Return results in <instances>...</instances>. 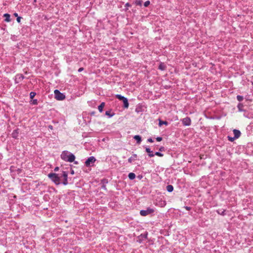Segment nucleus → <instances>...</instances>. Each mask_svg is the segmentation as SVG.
Returning <instances> with one entry per match:
<instances>
[{
  "label": "nucleus",
  "mask_w": 253,
  "mask_h": 253,
  "mask_svg": "<svg viewBox=\"0 0 253 253\" xmlns=\"http://www.w3.org/2000/svg\"><path fill=\"white\" fill-rule=\"evenodd\" d=\"M116 97L117 99H119L120 100L122 101L123 99H124L125 97H124V96H122L121 94H116Z\"/></svg>",
  "instance_id": "nucleus-24"
},
{
  "label": "nucleus",
  "mask_w": 253,
  "mask_h": 253,
  "mask_svg": "<svg viewBox=\"0 0 253 253\" xmlns=\"http://www.w3.org/2000/svg\"><path fill=\"white\" fill-rule=\"evenodd\" d=\"M3 17H5L4 21L5 22H8L11 21L10 14H9L8 13H5L3 15Z\"/></svg>",
  "instance_id": "nucleus-15"
},
{
  "label": "nucleus",
  "mask_w": 253,
  "mask_h": 253,
  "mask_svg": "<svg viewBox=\"0 0 253 253\" xmlns=\"http://www.w3.org/2000/svg\"><path fill=\"white\" fill-rule=\"evenodd\" d=\"M244 98H243V96H241V95H237V99L238 100V101L241 102L242 101H243Z\"/></svg>",
  "instance_id": "nucleus-28"
},
{
  "label": "nucleus",
  "mask_w": 253,
  "mask_h": 253,
  "mask_svg": "<svg viewBox=\"0 0 253 253\" xmlns=\"http://www.w3.org/2000/svg\"><path fill=\"white\" fill-rule=\"evenodd\" d=\"M154 155H157L159 157H163L164 156L163 154L161 153L160 152H156L154 153Z\"/></svg>",
  "instance_id": "nucleus-30"
},
{
  "label": "nucleus",
  "mask_w": 253,
  "mask_h": 253,
  "mask_svg": "<svg viewBox=\"0 0 253 253\" xmlns=\"http://www.w3.org/2000/svg\"><path fill=\"white\" fill-rule=\"evenodd\" d=\"M147 142L152 143V142H154V141H153V140L152 139V138H149L147 139Z\"/></svg>",
  "instance_id": "nucleus-35"
},
{
  "label": "nucleus",
  "mask_w": 253,
  "mask_h": 253,
  "mask_svg": "<svg viewBox=\"0 0 253 253\" xmlns=\"http://www.w3.org/2000/svg\"><path fill=\"white\" fill-rule=\"evenodd\" d=\"M130 6H131V5L128 2L125 4V7H128Z\"/></svg>",
  "instance_id": "nucleus-40"
},
{
  "label": "nucleus",
  "mask_w": 253,
  "mask_h": 253,
  "mask_svg": "<svg viewBox=\"0 0 253 253\" xmlns=\"http://www.w3.org/2000/svg\"><path fill=\"white\" fill-rule=\"evenodd\" d=\"M135 3L136 5L141 6L142 3V1L140 0H136L135 2Z\"/></svg>",
  "instance_id": "nucleus-26"
},
{
  "label": "nucleus",
  "mask_w": 253,
  "mask_h": 253,
  "mask_svg": "<svg viewBox=\"0 0 253 253\" xmlns=\"http://www.w3.org/2000/svg\"><path fill=\"white\" fill-rule=\"evenodd\" d=\"M163 125H165L168 126L169 125V123L167 121H162L160 119L159 120V126H161Z\"/></svg>",
  "instance_id": "nucleus-16"
},
{
  "label": "nucleus",
  "mask_w": 253,
  "mask_h": 253,
  "mask_svg": "<svg viewBox=\"0 0 253 253\" xmlns=\"http://www.w3.org/2000/svg\"><path fill=\"white\" fill-rule=\"evenodd\" d=\"M71 173L72 174H74V170H73V169H72V170H71Z\"/></svg>",
  "instance_id": "nucleus-45"
},
{
  "label": "nucleus",
  "mask_w": 253,
  "mask_h": 253,
  "mask_svg": "<svg viewBox=\"0 0 253 253\" xmlns=\"http://www.w3.org/2000/svg\"><path fill=\"white\" fill-rule=\"evenodd\" d=\"M166 189L168 192H171L173 190V187L171 185H168L166 187Z\"/></svg>",
  "instance_id": "nucleus-18"
},
{
  "label": "nucleus",
  "mask_w": 253,
  "mask_h": 253,
  "mask_svg": "<svg viewBox=\"0 0 253 253\" xmlns=\"http://www.w3.org/2000/svg\"><path fill=\"white\" fill-rule=\"evenodd\" d=\"M32 104L33 105H37L38 104V100L37 99H33L32 100Z\"/></svg>",
  "instance_id": "nucleus-32"
},
{
  "label": "nucleus",
  "mask_w": 253,
  "mask_h": 253,
  "mask_svg": "<svg viewBox=\"0 0 253 253\" xmlns=\"http://www.w3.org/2000/svg\"><path fill=\"white\" fill-rule=\"evenodd\" d=\"M58 170H59V167H55V169H54V170L55 171H58Z\"/></svg>",
  "instance_id": "nucleus-42"
},
{
  "label": "nucleus",
  "mask_w": 253,
  "mask_h": 253,
  "mask_svg": "<svg viewBox=\"0 0 253 253\" xmlns=\"http://www.w3.org/2000/svg\"><path fill=\"white\" fill-rule=\"evenodd\" d=\"M162 137H157L156 138V139L157 141H161L162 140Z\"/></svg>",
  "instance_id": "nucleus-33"
},
{
  "label": "nucleus",
  "mask_w": 253,
  "mask_h": 253,
  "mask_svg": "<svg viewBox=\"0 0 253 253\" xmlns=\"http://www.w3.org/2000/svg\"><path fill=\"white\" fill-rule=\"evenodd\" d=\"M36 95V93L35 92L32 91L30 93V97L31 99H33L35 95Z\"/></svg>",
  "instance_id": "nucleus-27"
},
{
  "label": "nucleus",
  "mask_w": 253,
  "mask_h": 253,
  "mask_svg": "<svg viewBox=\"0 0 253 253\" xmlns=\"http://www.w3.org/2000/svg\"><path fill=\"white\" fill-rule=\"evenodd\" d=\"M243 107H244V105L241 103H239L237 107L240 112L244 111V110L243 109Z\"/></svg>",
  "instance_id": "nucleus-22"
},
{
  "label": "nucleus",
  "mask_w": 253,
  "mask_h": 253,
  "mask_svg": "<svg viewBox=\"0 0 253 253\" xmlns=\"http://www.w3.org/2000/svg\"><path fill=\"white\" fill-rule=\"evenodd\" d=\"M216 212L218 214L222 215H224L225 214V210L224 209H218L216 210Z\"/></svg>",
  "instance_id": "nucleus-17"
},
{
  "label": "nucleus",
  "mask_w": 253,
  "mask_h": 253,
  "mask_svg": "<svg viewBox=\"0 0 253 253\" xmlns=\"http://www.w3.org/2000/svg\"><path fill=\"white\" fill-rule=\"evenodd\" d=\"M48 177L56 185H58L62 183L61 180H60L59 174L51 172L48 174Z\"/></svg>",
  "instance_id": "nucleus-2"
},
{
  "label": "nucleus",
  "mask_w": 253,
  "mask_h": 253,
  "mask_svg": "<svg viewBox=\"0 0 253 253\" xmlns=\"http://www.w3.org/2000/svg\"><path fill=\"white\" fill-rule=\"evenodd\" d=\"M252 85H253V81L252 82Z\"/></svg>",
  "instance_id": "nucleus-48"
},
{
  "label": "nucleus",
  "mask_w": 253,
  "mask_h": 253,
  "mask_svg": "<svg viewBox=\"0 0 253 253\" xmlns=\"http://www.w3.org/2000/svg\"><path fill=\"white\" fill-rule=\"evenodd\" d=\"M48 128H50V129H53V126L51 125H49L48 126Z\"/></svg>",
  "instance_id": "nucleus-43"
},
{
  "label": "nucleus",
  "mask_w": 253,
  "mask_h": 253,
  "mask_svg": "<svg viewBox=\"0 0 253 253\" xmlns=\"http://www.w3.org/2000/svg\"><path fill=\"white\" fill-rule=\"evenodd\" d=\"M145 150L147 153H148V156L149 157L151 158L154 156V152L151 150V149L148 147L145 148Z\"/></svg>",
  "instance_id": "nucleus-11"
},
{
  "label": "nucleus",
  "mask_w": 253,
  "mask_h": 253,
  "mask_svg": "<svg viewBox=\"0 0 253 253\" xmlns=\"http://www.w3.org/2000/svg\"><path fill=\"white\" fill-rule=\"evenodd\" d=\"M150 1L147 0L144 3V6L145 7H147L150 4Z\"/></svg>",
  "instance_id": "nucleus-31"
},
{
  "label": "nucleus",
  "mask_w": 253,
  "mask_h": 253,
  "mask_svg": "<svg viewBox=\"0 0 253 253\" xmlns=\"http://www.w3.org/2000/svg\"><path fill=\"white\" fill-rule=\"evenodd\" d=\"M122 101L123 102V103H124V105H123L124 107L125 108H127L129 106V103H128V99H127V98L125 97L124 99H123L122 100Z\"/></svg>",
  "instance_id": "nucleus-14"
},
{
  "label": "nucleus",
  "mask_w": 253,
  "mask_h": 253,
  "mask_svg": "<svg viewBox=\"0 0 253 253\" xmlns=\"http://www.w3.org/2000/svg\"><path fill=\"white\" fill-rule=\"evenodd\" d=\"M105 115L109 116V118H111L114 115V113H111L110 111H107L105 112Z\"/></svg>",
  "instance_id": "nucleus-23"
},
{
  "label": "nucleus",
  "mask_w": 253,
  "mask_h": 253,
  "mask_svg": "<svg viewBox=\"0 0 253 253\" xmlns=\"http://www.w3.org/2000/svg\"><path fill=\"white\" fill-rule=\"evenodd\" d=\"M105 106V103L102 102L100 105L98 106V109L100 112H102L103 111V109Z\"/></svg>",
  "instance_id": "nucleus-19"
},
{
  "label": "nucleus",
  "mask_w": 253,
  "mask_h": 253,
  "mask_svg": "<svg viewBox=\"0 0 253 253\" xmlns=\"http://www.w3.org/2000/svg\"><path fill=\"white\" fill-rule=\"evenodd\" d=\"M159 69L162 71L165 70L166 69L165 65L163 63H161L159 66Z\"/></svg>",
  "instance_id": "nucleus-21"
},
{
  "label": "nucleus",
  "mask_w": 253,
  "mask_h": 253,
  "mask_svg": "<svg viewBox=\"0 0 253 253\" xmlns=\"http://www.w3.org/2000/svg\"><path fill=\"white\" fill-rule=\"evenodd\" d=\"M128 177L129 179L133 180L135 178V174L133 172H130L128 175Z\"/></svg>",
  "instance_id": "nucleus-20"
},
{
  "label": "nucleus",
  "mask_w": 253,
  "mask_h": 253,
  "mask_svg": "<svg viewBox=\"0 0 253 253\" xmlns=\"http://www.w3.org/2000/svg\"><path fill=\"white\" fill-rule=\"evenodd\" d=\"M137 157V155L136 154H133L132 156L128 159V163H132L136 160Z\"/></svg>",
  "instance_id": "nucleus-12"
},
{
  "label": "nucleus",
  "mask_w": 253,
  "mask_h": 253,
  "mask_svg": "<svg viewBox=\"0 0 253 253\" xmlns=\"http://www.w3.org/2000/svg\"><path fill=\"white\" fill-rule=\"evenodd\" d=\"M21 17H17V19H16V20L17 21L18 23H20V21H21Z\"/></svg>",
  "instance_id": "nucleus-36"
},
{
  "label": "nucleus",
  "mask_w": 253,
  "mask_h": 253,
  "mask_svg": "<svg viewBox=\"0 0 253 253\" xmlns=\"http://www.w3.org/2000/svg\"><path fill=\"white\" fill-rule=\"evenodd\" d=\"M141 236H142V237H143L145 239H147V233H146L144 234H141Z\"/></svg>",
  "instance_id": "nucleus-34"
},
{
  "label": "nucleus",
  "mask_w": 253,
  "mask_h": 253,
  "mask_svg": "<svg viewBox=\"0 0 253 253\" xmlns=\"http://www.w3.org/2000/svg\"><path fill=\"white\" fill-rule=\"evenodd\" d=\"M14 16H15V17H19V16H18V14H17V13H14Z\"/></svg>",
  "instance_id": "nucleus-44"
},
{
  "label": "nucleus",
  "mask_w": 253,
  "mask_h": 253,
  "mask_svg": "<svg viewBox=\"0 0 253 253\" xmlns=\"http://www.w3.org/2000/svg\"><path fill=\"white\" fill-rule=\"evenodd\" d=\"M61 176L63 178V180L62 183L64 185H67L68 184V172L65 171H62L61 173Z\"/></svg>",
  "instance_id": "nucleus-6"
},
{
  "label": "nucleus",
  "mask_w": 253,
  "mask_h": 253,
  "mask_svg": "<svg viewBox=\"0 0 253 253\" xmlns=\"http://www.w3.org/2000/svg\"><path fill=\"white\" fill-rule=\"evenodd\" d=\"M233 131L236 139L238 138L240 136L241 133L240 130L234 129Z\"/></svg>",
  "instance_id": "nucleus-10"
},
{
  "label": "nucleus",
  "mask_w": 253,
  "mask_h": 253,
  "mask_svg": "<svg viewBox=\"0 0 253 253\" xmlns=\"http://www.w3.org/2000/svg\"><path fill=\"white\" fill-rule=\"evenodd\" d=\"M182 123L184 126H189L191 124V120L189 117H186L181 120Z\"/></svg>",
  "instance_id": "nucleus-7"
},
{
  "label": "nucleus",
  "mask_w": 253,
  "mask_h": 253,
  "mask_svg": "<svg viewBox=\"0 0 253 253\" xmlns=\"http://www.w3.org/2000/svg\"><path fill=\"white\" fill-rule=\"evenodd\" d=\"M96 161V159L94 157L90 156L85 161L84 165L87 167H92L94 165Z\"/></svg>",
  "instance_id": "nucleus-3"
},
{
  "label": "nucleus",
  "mask_w": 253,
  "mask_h": 253,
  "mask_svg": "<svg viewBox=\"0 0 253 253\" xmlns=\"http://www.w3.org/2000/svg\"><path fill=\"white\" fill-rule=\"evenodd\" d=\"M159 150H160V151H164L165 150V148H164V147H163V146L161 147L160 148V149H159Z\"/></svg>",
  "instance_id": "nucleus-39"
},
{
  "label": "nucleus",
  "mask_w": 253,
  "mask_h": 253,
  "mask_svg": "<svg viewBox=\"0 0 253 253\" xmlns=\"http://www.w3.org/2000/svg\"><path fill=\"white\" fill-rule=\"evenodd\" d=\"M84 70V68L83 67H81V68H80L79 69H78V72H81L82 71H83Z\"/></svg>",
  "instance_id": "nucleus-41"
},
{
  "label": "nucleus",
  "mask_w": 253,
  "mask_h": 253,
  "mask_svg": "<svg viewBox=\"0 0 253 253\" xmlns=\"http://www.w3.org/2000/svg\"><path fill=\"white\" fill-rule=\"evenodd\" d=\"M61 158L66 162H73L75 161V155L68 151H63L61 154Z\"/></svg>",
  "instance_id": "nucleus-1"
},
{
  "label": "nucleus",
  "mask_w": 253,
  "mask_h": 253,
  "mask_svg": "<svg viewBox=\"0 0 253 253\" xmlns=\"http://www.w3.org/2000/svg\"><path fill=\"white\" fill-rule=\"evenodd\" d=\"M108 180L106 178H103L101 180V184L102 185H106L107 183H108Z\"/></svg>",
  "instance_id": "nucleus-25"
},
{
  "label": "nucleus",
  "mask_w": 253,
  "mask_h": 253,
  "mask_svg": "<svg viewBox=\"0 0 253 253\" xmlns=\"http://www.w3.org/2000/svg\"><path fill=\"white\" fill-rule=\"evenodd\" d=\"M74 163H75V164H78V162H77V161H75V162H74Z\"/></svg>",
  "instance_id": "nucleus-47"
},
{
  "label": "nucleus",
  "mask_w": 253,
  "mask_h": 253,
  "mask_svg": "<svg viewBox=\"0 0 253 253\" xmlns=\"http://www.w3.org/2000/svg\"><path fill=\"white\" fill-rule=\"evenodd\" d=\"M184 208L187 211H190L191 209V208L188 206H185Z\"/></svg>",
  "instance_id": "nucleus-38"
},
{
  "label": "nucleus",
  "mask_w": 253,
  "mask_h": 253,
  "mask_svg": "<svg viewBox=\"0 0 253 253\" xmlns=\"http://www.w3.org/2000/svg\"><path fill=\"white\" fill-rule=\"evenodd\" d=\"M133 138L136 141V143L137 144H140L141 142L142 139L141 137L139 135H136L133 136Z\"/></svg>",
  "instance_id": "nucleus-13"
},
{
  "label": "nucleus",
  "mask_w": 253,
  "mask_h": 253,
  "mask_svg": "<svg viewBox=\"0 0 253 253\" xmlns=\"http://www.w3.org/2000/svg\"><path fill=\"white\" fill-rule=\"evenodd\" d=\"M227 137H228V140H229L231 142H233L234 140L236 139V138H235L234 136V137H231V136H228Z\"/></svg>",
  "instance_id": "nucleus-29"
},
{
  "label": "nucleus",
  "mask_w": 253,
  "mask_h": 253,
  "mask_svg": "<svg viewBox=\"0 0 253 253\" xmlns=\"http://www.w3.org/2000/svg\"><path fill=\"white\" fill-rule=\"evenodd\" d=\"M19 134V129H14L12 132V137L15 139L18 138Z\"/></svg>",
  "instance_id": "nucleus-9"
},
{
  "label": "nucleus",
  "mask_w": 253,
  "mask_h": 253,
  "mask_svg": "<svg viewBox=\"0 0 253 253\" xmlns=\"http://www.w3.org/2000/svg\"><path fill=\"white\" fill-rule=\"evenodd\" d=\"M101 188L105 190H107V188H106V185H101Z\"/></svg>",
  "instance_id": "nucleus-37"
},
{
  "label": "nucleus",
  "mask_w": 253,
  "mask_h": 253,
  "mask_svg": "<svg viewBox=\"0 0 253 253\" xmlns=\"http://www.w3.org/2000/svg\"><path fill=\"white\" fill-rule=\"evenodd\" d=\"M54 96L55 98L57 100H63L65 98V95L63 93L60 92L58 90L55 89L54 90Z\"/></svg>",
  "instance_id": "nucleus-5"
},
{
  "label": "nucleus",
  "mask_w": 253,
  "mask_h": 253,
  "mask_svg": "<svg viewBox=\"0 0 253 253\" xmlns=\"http://www.w3.org/2000/svg\"><path fill=\"white\" fill-rule=\"evenodd\" d=\"M25 78L23 75L18 74L15 76V83L16 84L19 83L20 81H22Z\"/></svg>",
  "instance_id": "nucleus-8"
},
{
  "label": "nucleus",
  "mask_w": 253,
  "mask_h": 253,
  "mask_svg": "<svg viewBox=\"0 0 253 253\" xmlns=\"http://www.w3.org/2000/svg\"><path fill=\"white\" fill-rule=\"evenodd\" d=\"M59 176H60V180H61V178L62 177V176H61V173H59Z\"/></svg>",
  "instance_id": "nucleus-46"
},
{
  "label": "nucleus",
  "mask_w": 253,
  "mask_h": 253,
  "mask_svg": "<svg viewBox=\"0 0 253 253\" xmlns=\"http://www.w3.org/2000/svg\"><path fill=\"white\" fill-rule=\"evenodd\" d=\"M154 212V210L150 207H148L146 210H142L140 211V214L141 216H145L152 214Z\"/></svg>",
  "instance_id": "nucleus-4"
},
{
  "label": "nucleus",
  "mask_w": 253,
  "mask_h": 253,
  "mask_svg": "<svg viewBox=\"0 0 253 253\" xmlns=\"http://www.w3.org/2000/svg\"><path fill=\"white\" fill-rule=\"evenodd\" d=\"M5 253H8V252H5Z\"/></svg>",
  "instance_id": "nucleus-49"
}]
</instances>
